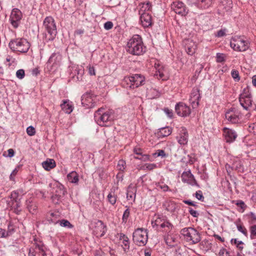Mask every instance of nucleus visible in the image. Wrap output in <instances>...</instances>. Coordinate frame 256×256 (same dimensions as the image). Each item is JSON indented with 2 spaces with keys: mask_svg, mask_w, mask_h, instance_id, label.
Listing matches in <instances>:
<instances>
[{
  "mask_svg": "<svg viewBox=\"0 0 256 256\" xmlns=\"http://www.w3.org/2000/svg\"><path fill=\"white\" fill-rule=\"evenodd\" d=\"M146 50L141 36L138 34L134 35L128 42L126 50L134 56L142 55Z\"/></svg>",
  "mask_w": 256,
  "mask_h": 256,
  "instance_id": "nucleus-1",
  "label": "nucleus"
},
{
  "mask_svg": "<svg viewBox=\"0 0 256 256\" xmlns=\"http://www.w3.org/2000/svg\"><path fill=\"white\" fill-rule=\"evenodd\" d=\"M94 118L95 121L100 126H107L116 118V116L113 110H108L104 111V108H101L95 112Z\"/></svg>",
  "mask_w": 256,
  "mask_h": 256,
  "instance_id": "nucleus-2",
  "label": "nucleus"
},
{
  "mask_svg": "<svg viewBox=\"0 0 256 256\" xmlns=\"http://www.w3.org/2000/svg\"><path fill=\"white\" fill-rule=\"evenodd\" d=\"M144 77L140 74H135L125 76L122 81V87L126 88L134 89L144 84Z\"/></svg>",
  "mask_w": 256,
  "mask_h": 256,
  "instance_id": "nucleus-3",
  "label": "nucleus"
},
{
  "mask_svg": "<svg viewBox=\"0 0 256 256\" xmlns=\"http://www.w3.org/2000/svg\"><path fill=\"white\" fill-rule=\"evenodd\" d=\"M180 234L187 242H189L192 244H198L201 240L200 234L198 232L191 227L184 228L182 229Z\"/></svg>",
  "mask_w": 256,
  "mask_h": 256,
  "instance_id": "nucleus-4",
  "label": "nucleus"
},
{
  "mask_svg": "<svg viewBox=\"0 0 256 256\" xmlns=\"http://www.w3.org/2000/svg\"><path fill=\"white\" fill-rule=\"evenodd\" d=\"M230 47L235 51L244 52L250 47L248 41L242 36H236L232 38Z\"/></svg>",
  "mask_w": 256,
  "mask_h": 256,
  "instance_id": "nucleus-5",
  "label": "nucleus"
},
{
  "mask_svg": "<svg viewBox=\"0 0 256 256\" xmlns=\"http://www.w3.org/2000/svg\"><path fill=\"white\" fill-rule=\"evenodd\" d=\"M9 47L13 51L25 53L29 50L30 44L24 38H17L10 42Z\"/></svg>",
  "mask_w": 256,
  "mask_h": 256,
  "instance_id": "nucleus-6",
  "label": "nucleus"
},
{
  "mask_svg": "<svg viewBox=\"0 0 256 256\" xmlns=\"http://www.w3.org/2000/svg\"><path fill=\"white\" fill-rule=\"evenodd\" d=\"M43 26L49 34L48 40H53L57 34L56 24L54 18L50 16H46L44 20Z\"/></svg>",
  "mask_w": 256,
  "mask_h": 256,
  "instance_id": "nucleus-7",
  "label": "nucleus"
},
{
  "mask_svg": "<svg viewBox=\"0 0 256 256\" xmlns=\"http://www.w3.org/2000/svg\"><path fill=\"white\" fill-rule=\"evenodd\" d=\"M148 230L142 228H138L133 232V240L138 246H145L148 242Z\"/></svg>",
  "mask_w": 256,
  "mask_h": 256,
  "instance_id": "nucleus-8",
  "label": "nucleus"
},
{
  "mask_svg": "<svg viewBox=\"0 0 256 256\" xmlns=\"http://www.w3.org/2000/svg\"><path fill=\"white\" fill-rule=\"evenodd\" d=\"M226 120L233 124H239L242 122V114L238 109L231 108L225 114Z\"/></svg>",
  "mask_w": 256,
  "mask_h": 256,
  "instance_id": "nucleus-9",
  "label": "nucleus"
},
{
  "mask_svg": "<svg viewBox=\"0 0 256 256\" xmlns=\"http://www.w3.org/2000/svg\"><path fill=\"white\" fill-rule=\"evenodd\" d=\"M62 56L60 52H54L46 62V68L50 72L55 71L60 66Z\"/></svg>",
  "mask_w": 256,
  "mask_h": 256,
  "instance_id": "nucleus-10",
  "label": "nucleus"
},
{
  "mask_svg": "<svg viewBox=\"0 0 256 256\" xmlns=\"http://www.w3.org/2000/svg\"><path fill=\"white\" fill-rule=\"evenodd\" d=\"M22 17V13L19 9H12L10 17V22L14 28H16L18 27Z\"/></svg>",
  "mask_w": 256,
  "mask_h": 256,
  "instance_id": "nucleus-11",
  "label": "nucleus"
},
{
  "mask_svg": "<svg viewBox=\"0 0 256 256\" xmlns=\"http://www.w3.org/2000/svg\"><path fill=\"white\" fill-rule=\"evenodd\" d=\"M171 8L176 14L182 16H186L188 13V9L182 2L176 1L171 4Z\"/></svg>",
  "mask_w": 256,
  "mask_h": 256,
  "instance_id": "nucleus-12",
  "label": "nucleus"
},
{
  "mask_svg": "<svg viewBox=\"0 0 256 256\" xmlns=\"http://www.w3.org/2000/svg\"><path fill=\"white\" fill-rule=\"evenodd\" d=\"M96 97L91 92H86L82 96V104L86 108H90L94 106Z\"/></svg>",
  "mask_w": 256,
  "mask_h": 256,
  "instance_id": "nucleus-13",
  "label": "nucleus"
},
{
  "mask_svg": "<svg viewBox=\"0 0 256 256\" xmlns=\"http://www.w3.org/2000/svg\"><path fill=\"white\" fill-rule=\"evenodd\" d=\"M175 110L177 114L182 117L188 116L191 114L190 106L183 102H179L176 104Z\"/></svg>",
  "mask_w": 256,
  "mask_h": 256,
  "instance_id": "nucleus-14",
  "label": "nucleus"
},
{
  "mask_svg": "<svg viewBox=\"0 0 256 256\" xmlns=\"http://www.w3.org/2000/svg\"><path fill=\"white\" fill-rule=\"evenodd\" d=\"M201 98L200 90L198 88H194L190 94L189 101L193 108H196L199 105Z\"/></svg>",
  "mask_w": 256,
  "mask_h": 256,
  "instance_id": "nucleus-15",
  "label": "nucleus"
},
{
  "mask_svg": "<svg viewBox=\"0 0 256 256\" xmlns=\"http://www.w3.org/2000/svg\"><path fill=\"white\" fill-rule=\"evenodd\" d=\"M181 178L184 183H186L192 186H200L190 170L184 172L182 174Z\"/></svg>",
  "mask_w": 256,
  "mask_h": 256,
  "instance_id": "nucleus-16",
  "label": "nucleus"
},
{
  "mask_svg": "<svg viewBox=\"0 0 256 256\" xmlns=\"http://www.w3.org/2000/svg\"><path fill=\"white\" fill-rule=\"evenodd\" d=\"M178 143L180 145H186L188 140V134L186 128L181 127L178 130V135L176 136Z\"/></svg>",
  "mask_w": 256,
  "mask_h": 256,
  "instance_id": "nucleus-17",
  "label": "nucleus"
},
{
  "mask_svg": "<svg viewBox=\"0 0 256 256\" xmlns=\"http://www.w3.org/2000/svg\"><path fill=\"white\" fill-rule=\"evenodd\" d=\"M25 194L24 190L22 188H20L12 192L9 197L13 202H16L17 206L20 207V200Z\"/></svg>",
  "mask_w": 256,
  "mask_h": 256,
  "instance_id": "nucleus-18",
  "label": "nucleus"
},
{
  "mask_svg": "<svg viewBox=\"0 0 256 256\" xmlns=\"http://www.w3.org/2000/svg\"><path fill=\"white\" fill-rule=\"evenodd\" d=\"M107 231L106 226L100 220H98L95 224V228L94 230L96 236L102 237Z\"/></svg>",
  "mask_w": 256,
  "mask_h": 256,
  "instance_id": "nucleus-19",
  "label": "nucleus"
},
{
  "mask_svg": "<svg viewBox=\"0 0 256 256\" xmlns=\"http://www.w3.org/2000/svg\"><path fill=\"white\" fill-rule=\"evenodd\" d=\"M185 50L187 54L192 56L196 52V44L192 40L186 39L184 41Z\"/></svg>",
  "mask_w": 256,
  "mask_h": 256,
  "instance_id": "nucleus-20",
  "label": "nucleus"
},
{
  "mask_svg": "<svg viewBox=\"0 0 256 256\" xmlns=\"http://www.w3.org/2000/svg\"><path fill=\"white\" fill-rule=\"evenodd\" d=\"M72 73L74 74L72 77L73 80L76 82H80L84 74V68L82 66H74Z\"/></svg>",
  "mask_w": 256,
  "mask_h": 256,
  "instance_id": "nucleus-21",
  "label": "nucleus"
},
{
  "mask_svg": "<svg viewBox=\"0 0 256 256\" xmlns=\"http://www.w3.org/2000/svg\"><path fill=\"white\" fill-rule=\"evenodd\" d=\"M224 135L226 142L229 143L234 142L237 137V134L234 130L226 128H224Z\"/></svg>",
  "mask_w": 256,
  "mask_h": 256,
  "instance_id": "nucleus-22",
  "label": "nucleus"
},
{
  "mask_svg": "<svg viewBox=\"0 0 256 256\" xmlns=\"http://www.w3.org/2000/svg\"><path fill=\"white\" fill-rule=\"evenodd\" d=\"M140 20L144 28H148L152 25V16L149 12L142 13Z\"/></svg>",
  "mask_w": 256,
  "mask_h": 256,
  "instance_id": "nucleus-23",
  "label": "nucleus"
},
{
  "mask_svg": "<svg viewBox=\"0 0 256 256\" xmlns=\"http://www.w3.org/2000/svg\"><path fill=\"white\" fill-rule=\"evenodd\" d=\"M156 72L154 76L158 79H162V80H166L167 76H166V70L159 63L155 64Z\"/></svg>",
  "mask_w": 256,
  "mask_h": 256,
  "instance_id": "nucleus-24",
  "label": "nucleus"
},
{
  "mask_svg": "<svg viewBox=\"0 0 256 256\" xmlns=\"http://www.w3.org/2000/svg\"><path fill=\"white\" fill-rule=\"evenodd\" d=\"M26 208L28 212L32 214H35L38 212V206L36 202L30 198L26 201Z\"/></svg>",
  "mask_w": 256,
  "mask_h": 256,
  "instance_id": "nucleus-25",
  "label": "nucleus"
},
{
  "mask_svg": "<svg viewBox=\"0 0 256 256\" xmlns=\"http://www.w3.org/2000/svg\"><path fill=\"white\" fill-rule=\"evenodd\" d=\"M136 188L132 185H130L127 189V200L134 202L136 199Z\"/></svg>",
  "mask_w": 256,
  "mask_h": 256,
  "instance_id": "nucleus-26",
  "label": "nucleus"
},
{
  "mask_svg": "<svg viewBox=\"0 0 256 256\" xmlns=\"http://www.w3.org/2000/svg\"><path fill=\"white\" fill-rule=\"evenodd\" d=\"M60 214L58 212H50L47 214V220L49 223L54 224L59 222Z\"/></svg>",
  "mask_w": 256,
  "mask_h": 256,
  "instance_id": "nucleus-27",
  "label": "nucleus"
},
{
  "mask_svg": "<svg viewBox=\"0 0 256 256\" xmlns=\"http://www.w3.org/2000/svg\"><path fill=\"white\" fill-rule=\"evenodd\" d=\"M233 4L232 0H221L220 8L226 12H230Z\"/></svg>",
  "mask_w": 256,
  "mask_h": 256,
  "instance_id": "nucleus-28",
  "label": "nucleus"
},
{
  "mask_svg": "<svg viewBox=\"0 0 256 256\" xmlns=\"http://www.w3.org/2000/svg\"><path fill=\"white\" fill-rule=\"evenodd\" d=\"M239 101L242 106L245 110H248V108L252 105V98H239Z\"/></svg>",
  "mask_w": 256,
  "mask_h": 256,
  "instance_id": "nucleus-29",
  "label": "nucleus"
},
{
  "mask_svg": "<svg viewBox=\"0 0 256 256\" xmlns=\"http://www.w3.org/2000/svg\"><path fill=\"white\" fill-rule=\"evenodd\" d=\"M68 180L72 184H78L79 182V176L76 171H72L67 175Z\"/></svg>",
  "mask_w": 256,
  "mask_h": 256,
  "instance_id": "nucleus-30",
  "label": "nucleus"
},
{
  "mask_svg": "<svg viewBox=\"0 0 256 256\" xmlns=\"http://www.w3.org/2000/svg\"><path fill=\"white\" fill-rule=\"evenodd\" d=\"M163 206L165 209L170 212H174L176 209V203L170 200H166L163 204Z\"/></svg>",
  "mask_w": 256,
  "mask_h": 256,
  "instance_id": "nucleus-31",
  "label": "nucleus"
},
{
  "mask_svg": "<svg viewBox=\"0 0 256 256\" xmlns=\"http://www.w3.org/2000/svg\"><path fill=\"white\" fill-rule=\"evenodd\" d=\"M158 135L160 137H166L172 132V128L169 126L159 128Z\"/></svg>",
  "mask_w": 256,
  "mask_h": 256,
  "instance_id": "nucleus-32",
  "label": "nucleus"
},
{
  "mask_svg": "<svg viewBox=\"0 0 256 256\" xmlns=\"http://www.w3.org/2000/svg\"><path fill=\"white\" fill-rule=\"evenodd\" d=\"M42 167L46 170H50L56 166V162L53 159H47L42 163Z\"/></svg>",
  "mask_w": 256,
  "mask_h": 256,
  "instance_id": "nucleus-33",
  "label": "nucleus"
},
{
  "mask_svg": "<svg viewBox=\"0 0 256 256\" xmlns=\"http://www.w3.org/2000/svg\"><path fill=\"white\" fill-rule=\"evenodd\" d=\"M35 242V248L38 250V254L42 256H46V254L45 252V247L43 243L40 241H37L34 240Z\"/></svg>",
  "mask_w": 256,
  "mask_h": 256,
  "instance_id": "nucleus-34",
  "label": "nucleus"
},
{
  "mask_svg": "<svg viewBox=\"0 0 256 256\" xmlns=\"http://www.w3.org/2000/svg\"><path fill=\"white\" fill-rule=\"evenodd\" d=\"M232 168L238 172H244V166L242 164V161L240 160H234L232 164Z\"/></svg>",
  "mask_w": 256,
  "mask_h": 256,
  "instance_id": "nucleus-35",
  "label": "nucleus"
},
{
  "mask_svg": "<svg viewBox=\"0 0 256 256\" xmlns=\"http://www.w3.org/2000/svg\"><path fill=\"white\" fill-rule=\"evenodd\" d=\"M140 6L139 11L140 14L143 12H148V11L152 8V4L150 2H142L140 4Z\"/></svg>",
  "mask_w": 256,
  "mask_h": 256,
  "instance_id": "nucleus-36",
  "label": "nucleus"
},
{
  "mask_svg": "<svg viewBox=\"0 0 256 256\" xmlns=\"http://www.w3.org/2000/svg\"><path fill=\"white\" fill-rule=\"evenodd\" d=\"M62 109L67 114H70L73 110V107L71 104L66 100L63 101V103L60 104Z\"/></svg>",
  "mask_w": 256,
  "mask_h": 256,
  "instance_id": "nucleus-37",
  "label": "nucleus"
},
{
  "mask_svg": "<svg viewBox=\"0 0 256 256\" xmlns=\"http://www.w3.org/2000/svg\"><path fill=\"white\" fill-rule=\"evenodd\" d=\"M107 198L108 202L112 206H114L116 202L118 196L114 193V190H112L109 192L107 196Z\"/></svg>",
  "mask_w": 256,
  "mask_h": 256,
  "instance_id": "nucleus-38",
  "label": "nucleus"
},
{
  "mask_svg": "<svg viewBox=\"0 0 256 256\" xmlns=\"http://www.w3.org/2000/svg\"><path fill=\"white\" fill-rule=\"evenodd\" d=\"M173 225L170 222V221L166 218L164 221V222L160 226V228L164 229L166 232H170L173 228Z\"/></svg>",
  "mask_w": 256,
  "mask_h": 256,
  "instance_id": "nucleus-39",
  "label": "nucleus"
},
{
  "mask_svg": "<svg viewBox=\"0 0 256 256\" xmlns=\"http://www.w3.org/2000/svg\"><path fill=\"white\" fill-rule=\"evenodd\" d=\"M166 218L165 216L158 215L156 217L154 221H152V226L154 227V226H160L164 222V219Z\"/></svg>",
  "mask_w": 256,
  "mask_h": 256,
  "instance_id": "nucleus-40",
  "label": "nucleus"
},
{
  "mask_svg": "<svg viewBox=\"0 0 256 256\" xmlns=\"http://www.w3.org/2000/svg\"><path fill=\"white\" fill-rule=\"evenodd\" d=\"M212 4V0H199L198 7L206 9L208 8Z\"/></svg>",
  "mask_w": 256,
  "mask_h": 256,
  "instance_id": "nucleus-41",
  "label": "nucleus"
},
{
  "mask_svg": "<svg viewBox=\"0 0 256 256\" xmlns=\"http://www.w3.org/2000/svg\"><path fill=\"white\" fill-rule=\"evenodd\" d=\"M236 228L238 230L244 234L245 236H247L248 232L246 228L243 226L242 224H240V220H238V221L236 222Z\"/></svg>",
  "mask_w": 256,
  "mask_h": 256,
  "instance_id": "nucleus-42",
  "label": "nucleus"
},
{
  "mask_svg": "<svg viewBox=\"0 0 256 256\" xmlns=\"http://www.w3.org/2000/svg\"><path fill=\"white\" fill-rule=\"evenodd\" d=\"M236 204L238 206V210L242 213L244 212L247 207L244 202L242 200H237Z\"/></svg>",
  "mask_w": 256,
  "mask_h": 256,
  "instance_id": "nucleus-43",
  "label": "nucleus"
},
{
  "mask_svg": "<svg viewBox=\"0 0 256 256\" xmlns=\"http://www.w3.org/2000/svg\"><path fill=\"white\" fill-rule=\"evenodd\" d=\"M61 226L66 228H72L74 226L68 220L62 219L60 220L58 223Z\"/></svg>",
  "mask_w": 256,
  "mask_h": 256,
  "instance_id": "nucleus-44",
  "label": "nucleus"
},
{
  "mask_svg": "<svg viewBox=\"0 0 256 256\" xmlns=\"http://www.w3.org/2000/svg\"><path fill=\"white\" fill-rule=\"evenodd\" d=\"M56 188L54 194L62 196L64 195L66 191L63 186L57 184Z\"/></svg>",
  "mask_w": 256,
  "mask_h": 256,
  "instance_id": "nucleus-45",
  "label": "nucleus"
},
{
  "mask_svg": "<svg viewBox=\"0 0 256 256\" xmlns=\"http://www.w3.org/2000/svg\"><path fill=\"white\" fill-rule=\"evenodd\" d=\"M216 62L218 63H222L226 62V55L224 53L218 52L216 54Z\"/></svg>",
  "mask_w": 256,
  "mask_h": 256,
  "instance_id": "nucleus-46",
  "label": "nucleus"
},
{
  "mask_svg": "<svg viewBox=\"0 0 256 256\" xmlns=\"http://www.w3.org/2000/svg\"><path fill=\"white\" fill-rule=\"evenodd\" d=\"M231 243L236 245V248L241 250L244 248L243 245L244 244L242 240H238L236 238H232L231 240Z\"/></svg>",
  "mask_w": 256,
  "mask_h": 256,
  "instance_id": "nucleus-47",
  "label": "nucleus"
},
{
  "mask_svg": "<svg viewBox=\"0 0 256 256\" xmlns=\"http://www.w3.org/2000/svg\"><path fill=\"white\" fill-rule=\"evenodd\" d=\"M20 168V166H18L12 171V172H11V174L9 176V178L10 181L13 182H16L15 177L18 174V172Z\"/></svg>",
  "mask_w": 256,
  "mask_h": 256,
  "instance_id": "nucleus-48",
  "label": "nucleus"
},
{
  "mask_svg": "<svg viewBox=\"0 0 256 256\" xmlns=\"http://www.w3.org/2000/svg\"><path fill=\"white\" fill-rule=\"evenodd\" d=\"M165 242L169 246H174L176 242L175 238L171 236H168L166 237Z\"/></svg>",
  "mask_w": 256,
  "mask_h": 256,
  "instance_id": "nucleus-49",
  "label": "nucleus"
},
{
  "mask_svg": "<svg viewBox=\"0 0 256 256\" xmlns=\"http://www.w3.org/2000/svg\"><path fill=\"white\" fill-rule=\"evenodd\" d=\"M116 168L119 170L124 172L126 168V162L125 160H119L118 161Z\"/></svg>",
  "mask_w": 256,
  "mask_h": 256,
  "instance_id": "nucleus-50",
  "label": "nucleus"
},
{
  "mask_svg": "<svg viewBox=\"0 0 256 256\" xmlns=\"http://www.w3.org/2000/svg\"><path fill=\"white\" fill-rule=\"evenodd\" d=\"M122 243L124 250L125 252H128L130 249V240L128 238L123 240L122 241Z\"/></svg>",
  "mask_w": 256,
  "mask_h": 256,
  "instance_id": "nucleus-51",
  "label": "nucleus"
},
{
  "mask_svg": "<svg viewBox=\"0 0 256 256\" xmlns=\"http://www.w3.org/2000/svg\"><path fill=\"white\" fill-rule=\"evenodd\" d=\"M156 186L158 188H160L164 192L170 191L168 185L164 182H158L156 184Z\"/></svg>",
  "mask_w": 256,
  "mask_h": 256,
  "instance_id": "nucleus-52",
  "label": "nucleus"
},
{
  "mask_svg": "<svg viewBox=\"0 0 256 256\" xmlns=\"http://www.w3.org/2000/svg\"><path fill=\"white\" fill-rule=\"evenodd\" d=\"M240 97L242 98H247L250 97L252 98L251 93L250 91V88L248 86H246L244 88L242 93L240 94Z\"/></svg>",
  "mask_w": 256,
  "mask_h": 256,
  "instance_id": "nucleus-53",
  "label": "nucleus"
},
{
  "mask_svg": "<svg viewBox=\"0 0 256 256\" xmlns=\"http://www.w3.org/2000/svg\"><path fill=\"white\" fill-rule=\"evenodd\" d=\"M154 157L161 156L162 158H166L168 156L164 150H158L156 152L153 154Z\"/></svg>",
  "mask_w": 256,
  "mask_h": 256,
  "instance_id": "nucleus-54",
  "label": "nucleus"
},
{
  "mask_svg": "<svg viewBox=\"0 0 256 256\" xmlns=\"http://www.w3.org/2000/svg\"><path fill=\"white\" fill-rule=\"evenodd\" d=\"M130 214V210L128 208L124 212L122 217V222L126 224L128 220V218Z\"/></svg>",
  "mask_w": 256,
  "mask_h": 256,
  "instance_id": "nucleus-55",
  "label": "nucleus"
},
{
  "mask_svg": "<svg viewBox=\"0 0 256 256\" xmlns=\"http://www.w3.org/2000/svg\"><path fill=\"white\" fill-rule=\"evenodd\" d=\"M231 75L235 82H238L240 80L239 72L237 70H232L231 72Z\"/></svg>",
  "mask_w": 256,
  "mask_h": 256,
  "instance_id": "nucleus-56",
  "label": "nucleus"
},
{
  "mask_svg": "<svg viewBox=\"0 0 256 256\" xmlns=\"http://www.w3.org/2000/svg\"><path fill=\"white\" fill-rule=\"evenodd\" d=\"M250 238L251 239H254L256 236V224L252 226L250 228Z\"/></svg>",
  "mask_w": 256,
  "mask_h": 256,
  "instance_id": "nucleus-57",
  "label": "nucleus"
},
{
  "mask_svg": "<svg viewBox=\"0 0 256 256\" xmlns=\"http://www.w3.org/2000/svg\"><path fill=\"white\" fill-rule=\"evenodd\" d=\"M25 76V72L23 69H20L16 72V76L18 79H22Z\"/></svg>",
  "mask_w": 256,
  "mask_h": 256,
  "instance_id": "nucleus-58",
  "label": "nucleus"
},
{
  "mask_svg": "<svg viewBox=\"0 0 256 256\" xmlns=\"http://www.w3.org/2000/svg\"><path fill=\"white\" fill-rule=\"evenodd\" d=\"M14 232V228L11 222H10L8 226V230L6 231L8 236L12 235Z\"/></svg>",
  "mask_w": 256,
  "mask_h": 256,
  "instance_id": "nucleus-59",
  "label": "nucleus"
},
{
  "mask_svg": "<svg viewBox=\"0 0 256 256\" xmlns=\"http://www.w3.org/2000/svg\"><path fill=\"white\" fill-rule=\"evenodd\" d=\"M27 134L30 136H32L36 134V130L34 126H29L26 128Z\"/></svg>",
  "mask_w": 256,
  "mask_h": 256,
  "instance_id": "nucleus-60",
  "label": "nucleus"
},
{
  "mask_svg": "<svg viewBox=\"0 0 256 256\" xmlns=\"http://www.w3.org/2000/svg\"><path fill=\"white\" fill-rule=\"evenodd\" d=\"M248 130L250 132L256 135V122L250 124L248 126Z\"/></svg>",
  "mask_w": 256,
  "mask_h": 256,
  "instance_id": "nucleus-61",
  "label": "nucleus"
},
{
  "mask_svg": "<svg viewBox=\"0 0 256 256\" xmlns=\"http://www.w3.org/2000/svg\"><path fill=\"white\" fill-rule=\"evenodd\" d=\"M62 196H59L56 194H54L52 196V200L55 204H58L60 202Z\"/></svg>",
  "mask_w": 256,
  "mask_h": 256,
  "instance_id": "nucleus-62",
  "label": "nucleus"
},
{
  "mask_svg": "<svg viewBox=\"0 0 256 256\" xmlns=\"http://www.w3.org/2000/svg\"><path fill=\"white\" fill-rule=\"evenodd\" d=\"M227 32V30L226 28L220 29V30L217 32L216 36L218 38L226 36V33Z\"/></svg>",
  "mask_w": 256,
  "mask_h": 256,
  "instance_id": "nucleus-63",
  "label": "nucleus"
},
{
  "mask_svg": "<svg viewBox=\"0 0 256 256\" xmlns=\"http://www.w3.org/2000/svg\"><path fill=\"white\" fill-rule=\"evenodd\" d=\"M196 197L198 200L202 202H204V198L203 196L202 192L201 190H198L196 192Z\"/></svg>",
  "mask_w": 256,
  "mask_h": 256,
  "instance_id": "nucleus-64",
  "label": "nucleus"
}]
</instances>
